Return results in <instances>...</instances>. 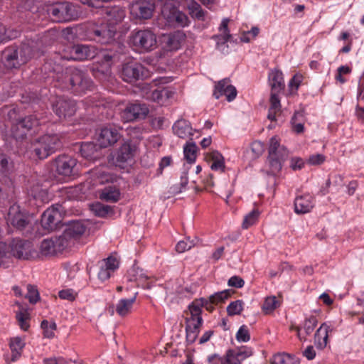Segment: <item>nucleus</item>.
Listing matches in <instances>:
<instances>
[{
    "instance_id": "obj_1",
    "label": "nucleus",
    "mask_w": 364,
    "mask_h": 364,
    "mask_svg": "<svg viewBox=\"0 0 364 364\" xmlns=\"http://www.w3.org/2000/svg\"><path fill=\"white\" fill-rule=\"evenodd\" d=\"M107 21L101 20L89 23L86 26L85 37L100 44L111 43L117 32L115 25L122 22L125 17V11L119 7H112L107 10Z\"/></svg>"
},
{
    "instance_id": "obj_2",
    "label": "nucleus",
    "mask_w": 364,
    "mask_h": 364,
    "mask_svg": "<svg viewBox=\"0 0 364 364\" xmlns=\"http://www.w3.org/2000/svg\"><path fill=\"white\" fill-rule=\"evenodd\" d=\"M38 50L37 43L27 41L7 46L1 53V62L7 69H18L31 60Z\"/></svg>"
},
{
    "instance_id": "obj_3",
    "label": "nucleus",
    "mask_w": 364,
    "mask_h": 364,
    "mask_svg": "<svg viewBox=\"0 0 364 364\" xmlns=\"http://www.w3.org/2000/svg\"><path fill=\"white\" fill-rule=\"evenodd\" d=\"M58 85L63 90H71L75 93L90 90L94 86L92 80L83 70L75 67L65 69V72L58 76Z\"/></svg>"
},
{
    "instance_id": "obj_4",
    "label": "nucleus",
    "mask_w": 364,
    "mask_h": 364,
    "mask_svg": "<svg viewBox=\"0 0 364 364\" xmlns=\"http://www.w3.org/2000/svg\"><path fill=\"white\" fill-rule=\"evenodd\" d=\"M204 302L203 298L196 299L188 306V310L183 312L186 340L189 343L196 341L203 324L202 308Z\"/></svg>"
},
{
    "instance_id": "obj_5",
    "label": "nucleus",
    "mask_w": 364,
    "mask_h": 364,
    "mask_svg": "<svg viewBox=\"0 0 364 364\" xmlns=\"http://www.w3.org/2000/svg\"><path fill=\"white\" fill-rule=\"evenodd\" d=\"M62 134H46L34 141L33 151L39 159H45L63 147Z\"/></svg>"
},
{
    "instance_id": "obj_6",
    "label": "nucleus",
    "mask_w": 364,
    "mask_h": 364,
    "mask_svg": "<svg viewBox=\"0 0 364 364\" xmlns=\"http://www.w3.org/2000/svg\"><path fill=\"white\" fill-rule=\"evenodd\" d=\"M128 43L135 51L144 53L156 48L157 38L150 29L134 30L130 33Z\"/></svg>"
},
{
    "instance_id": "obj_7",
    "label": "nucleus",
    "mask_w": 364,
    "mask_h": 364,
    "mask_svg": "<svg viewBox=\"0 0 364 364\" xmlns=\"http://www.w3.org/2000/svg\"><path fill=\"white\" fill-rule=\"evenodd\" d=\"M268 152L267 161L270 171L274 175L281 171L283 163L288 157V151L284 146L280 145L277 136H274L270 139Z\"/></svg>"
},
{
    "instance_id": "obj_8",
    "label": "nucleus",
    "mask_w": 364,
    "mask_h": 364,
    "mask_svg": "<svg viewBox=\"0 0 364 364\" xmlns=\"http://www.w3.org/2000/svg\"><path fill=\"white\" fill-rule=\"evenodd\" d=\"M47 12L55 22H68L78 17L76 6L69 2H56L48 8Z\"/></svg>"
},
{
    "instance_id": "obj_9",
    "label": "nucleus",
    "mask_w": 364,
    "mask_h": 364,
    "mask_svg": "<svg viewBox=\"0 0 364 364\" xmlns=\"http://www.w3.org/2000/svg\"><path fill=\"white\" fill-rule=\"evenodd\" d=\"M154 0H135L129 6V12L132 17L136 20L150 19L155 10Z\"/></svg>"
},
{
    "instance_id": "obj_10",
    "label": "nucleus",
    "mask_w": 364,
    "mask_h": 364,
    "mask_svg": "<svg viewBox=\"0 0 364 364\" xmlns=\"http://www.w3.org/2000/svg\"><path fill=\"white\" fill-rule=\"evenodd\" d=\"M122 78L127 82H134L148 75V70L141 63L129 62L123 65Z\"/></svg>"
},
{
    "instance_id": "obj_11",
    "label": "nucleus",
    "mask_w": 364,
    "mask_h": 364,
    "mask_svg": "<svg viewBox=\"0 0 364 364\" xmlns=\"http://www.w3.org/2000/svg\"><path fill=\"white\" fill-rule=\"evenodd\" d=\"M119 128L113 125H108L101 128L96 133V140L102 148H107L114 145L121 138Z\"/></svg>"
},
{
    "instance_id": "obj_12",
    "label": "nucleus",
    "mask_w": 364,
    "mask_h": 364,
    "mask_svg": "<svg viewBox=\"0 0 364 364\" xmlns=\"http://www.w3.org/2000/svg\"><path fill=\"white\" fill-rule=\"evenodd\" d=\"M53 111L60 119L70 117L75 114L76 103L64 97H58L52 104Z\"/></svg>"
},
{
    "instance_id": "obj_13",
    "label": "nucleus",
    "mask_w": 364,
    "mask_h": 364,
    "mask_svg": "<svg viewBox=\"0 0 364 364\" xmlns=\"http://www.w3.org/2000/svg\"><path fill=\"white\" fill-rule=\"evenodd\" d=\"M11 253L21 259H30L34 257L36 252L32 244L28 240L14 239L11 243Z\"/></svg>"
},
{
    "instance_id": "obj_14",
    "label": "nucleus",
    "mask_w": 364,
    "mask_h": 364,
    "mask_svg": "<svg viewBox=\"0 0 364 364\" xmlns=\"http://www.w3.org/2000/svg\"><path fill=\"white\" fill-rule=\"evenodd\" d=\"M6 220L8 223L20 230H23L29 223L28 215L16 204L10 206Z\"/></svg>"
},
{
    "instance_id": "obj_15",
    "label": "nucleus",
    "mask_w": 364,
    "mask_h": 364,
    "mask_svg": "<svg viewBox=\"0 0 364 364\" xmlns=\"http://www.w3.org/2000/svg\"><path fill=\"white\" fill-rule=\"evenodd\" d=\"M77 160L68 155H60L53 161L55 171L61 176H70L74 174Z\"/></svg>"
},
{
    "instance_id": "obj_16",
    "label": "nucleus",
    "mask_w": 364,
    "mask_h": 364,
    "mask_svg": "<svg viewBox=\"0 0 364 364\" xmlns=\"http://www.w3.org/2000/svg\"><path fill=\"white\" fill-rule=\"evenodd\" d=\"M59 207L60 206L58 204L52 205L42 214L41 223L44 230L50 232L57 228L61 219Z\"/></svg>"
},
{
    "instance_id": "obj_17",
    "label": "nucleus",
    "mask_w": 364,
    "mask_h": 364,
    "mask_svg": "<svg viewBox=\"0 0 364 364\" xmlns=\"http://www.w3.org/2000/svg\"><path fill=\"white\" fill-rule=\"evenodd\" d=\"M65 246L66 240L63 237L44 239L41 243L40 251L44 256H53L61 252Z\"/></svg>"
},
{
    "instance_id": "obj_18",
    "label": "nucleus",
    "mask_w": 364,
    "mask_h": 364,
    "mask_svg": "<svg viewBox=\"0 0 364 364\" xmlns=\"http://www.w3.org/2000/svg\"><path fill=\"white\" fill-rule=\"evenodd\" d=\"M149 109L146 104L131 103L127 105L122 112V118L127 122L138 119H144L149 114Z\"/></svg>"
},
{
    "instance_id": "obj_19",
    "label": "nucleus",
    "mask_w": 364,
    "mask_h": 364,
    "mask_svg": "<svg viewBox=\"0 0 364 364\" xmlns=\"http://www.w3.org/2000/svg\"><path fill=\"white\" fill-rule=\"evenodd\" d=\"M213 95L216 99L225 95L228 102H232L236 98L237 92L235 87L230 84V79L224 78L215 85Z\"/></svg>"
},
{
    "instance_id": "obj_20",
    "label": "nucleus",
    "mask_w": 364,
    "mask_h": 364,
    "mask_svg": "<svg viewBox=\"0 0 364 364\" xmlns=\"http://www.w3.org/2000/svg\"><path fill=\"white\" fill-rule=\"evenodd\" d=\"M136 151V146L130 141H125L118 149L116 154V164L119 167H124L125 164L133 160Z\"/></svg>"
},
{
    "instance_id": "obj_21",
    "label": "nucleus",
    "mask_w": 364,
    "mask_h": 364,
    "mask_svg": "<svg viewBox=\"0 0 364 364\" xmlns=\"http://www.w3.org/2000/svg\"><path fill=\"white\" fill-rule=\"evenodd\" d=\"M100 271L97 277L100 280H108L119 267V261L114 257H108L99 262Z\"/></svg>"
},
{
    "instance_id": "obj_22",
    "label": "nucleus",
    "mask_w": 364,
    "mask_h": 364,
    "mask_svg": "<svg viewBox=\"0 0 364 364\" xmlns=\"http://www.w3.org/2000/svg\"><path fill=\"white\" fill-rule=\"evenodd\" d=\"M229 18H223L220 27V34L213 36V38L216 41V48L223 53H228V46L227 42L230 41L232 37L228 29Z\"/></svg>"
},
{
    "instance_id": "obj_23",
    "label": "nucleus",
    "mask_w": 364,
    "mask_h": 364,
    "mask_svg": "<svg viewBox=\"0 0 364 364\" xmlns=\"http://www.w3.org/2000/svg\"><path fill=\"white\" fill-rule=\"evenodd\" d=\"M63 57L68 60L82 61L92 58L94 52L91 50V48L88 46L77 44L69 48V55Z\"/></svg>"
},
{
    "instance_id": "obj_24",
    "label": "nucleus",
    "mask_w": 364,
    "mask_h": 364,
    "mask_svg": "<svg viewBox=\"0 0 364 364\" xmlns=\"http://www.w3.org/2000/svg\"><path fill=\"white\" fill-rule=\"evenodd\" d=\"M161 13L169 23H176L177 26L182 27L188 25V16L174 6H172L168 10L167 7L164 6L161 10Z\"/></svg>"
},
{
    "instance_id": "obj_25",
    "label": "nucleus",
    "mask_w": 364,
    "mask_h": 364,
    "mask_svg": "<svg viewBox=\"0 0 364 364\" xmlns=\"http://www.w3.org/2000/svg\"><path fill=\"white\" fill-rule=\"evenodd\" d=\"M25 342L23 339L20 337H15L10 339L9 348L11 349V355L9 353L4 354V358L7 364L18 360L22 354L23 349L25 347Z\"/></svg>"
},
{
    "instance_id": "obj_26",
    "label": "nucleus",
    "mask_w": 364,
    "mask_h": 364,
    "mask_svg": "<svg viewBox=\"0 0 364 364\" xmlns=\"http://www.w3.org/2000/svg\"><path fill=\"white\" fill-rule=\"evenodd\" d=\"M314 197L309 193L298 196L294 200V211L296 214L309 213L314 208Z\"/></svg>"
},
{
    "instance_id": "obj_27",
    "label": "nucleus",
    "mask_w": 364,
    "mask_h": 364,
    "mask_svg": "<svg viewBox=\"0 0 364 364\" xmlns=\"http://www.w3.org/2000/svg\"><path fill=\"white\" fill-rule=\"evenodd\" d=\"M333 328L327 323H323L316 331L314 335V343L319 349L326 348L328 341V333L332 332Z\"/></svg>"
},
{
    "instance_id": "obj_28",
    "label": "nucleus",
    "mask_w": 364,
    "mask_h": 364,
    "mask_svg": "<svg viewBox=\"0 0 364 364\" xmlns=\"http://www.w3.org/2000/svg\"><path fill=\"white\" fill-rule=\"evenodd\" d=\"M268 81L272 92H280L285 87L283 73L278 69L275 68L269 73Z\"/></svg>"
},
{
    "instance_id": "obj_29",
    "label": "nucleus",
    "mask_w": 364,
    "mask_h": 364,
    "mask_svg": "<svg viewBox=\"0 0 364 364\" xmlns=\"http://www.w3.org/2000/svg\"><path fill=\"white\" fill-rule=\"evenodd\" d=\"M40 118H38L36 114L26 116L18 120V127L23 128V134H18V137H26L27 133L32 129L36 128L41 124Z\"/></svg>"
},
{
    "instance_id": "obj_30",
    "label": "nucleus",
    "mask_w": 364,
    "mask_h": 364,
    "mask_svg": "<svg viewBox=\"0 0 364 364\" xmlns=\"http://www.w3.org/2000/svg\"><path fill=\"white\" fill-rule=\"evenodd\" d=\"M99 198L104 201L117 203L120 200L121 192L116 185H109L99 191Z\"/></svg>"
},
{
    "instance_id": "obj_31",
    "label": "nucleus",
    "mask_w": 364,
    "mask_h": 364,
    "mask_svg": "<svg viewBox=\"0 0 364 364\" xmlns=\"http://www.w3.org/2000/svg\"><path fill=\"white\" fill-rule=\"evenodd\" d=\"M279 92H272L270 95V106L268 110L267 118L272 121H277L282 114V107L278 96Z\"/></svg>"
},
{
    "instance_id": "obj_32",
    "label": "nucleus",
    "mask_w": 364,
    "mask_h": 364,
    "mask_svg": "<svg viewBox=\"0 0 364 364\" xmlns=\"http://www.w3.org/2000/svg\"><path fill=\"white\" fill-rule=\"evenodd\" d=\"M137 293H135L131 298L121 299L116 305L115 311L121 317H125L132 311L133 306L136 300Z\"/></svg>"
},
{
    "instance_id": "obj_33",
    "label": "nucleus",
    "mask_w": 364,
    "mask_h": 364,
    "mask_svg": "<svg viewBox=\"0 0 364 364\" xmlns=\"http://www.w3.org/2000/svg\"><path fill=\"white\" fill-rule=\"evenodd\" d=\"M206 162L210 164L211 170L223 172L225 168V160L223 155L216 150L206 153Z\"/></svg>"
},
{
    "instance_id": "obj_34",
    "label": "nucleus",
    "mask_w": 364,
    "mask_h": 364,
    "mask_svg": "<svg viewBox=\"0 0 364 364\" xmlns=\"http://www.w3.org/2000/svg\"><path fill=\"white\" fill-rule=\"evenodd\" d=\"M28 194L36 201L38 205L47 203L50 200L47 189L38 183L31 187Z\"/></svg>"
},
{
    "instance_id": "obj_35",
    "label": "nucleus",
    "mask_w": 364,
    "mask_h": 364,
    "mask_svg": "<svg viewBox=\"0 0 364 364\" xmlns=\"http://www.w3.org/2000/svg\"><path fill=\"white\" fill-rule=\"evenodd\" d=\"M173 133L181 139H188L193 135V129L189 122L185 119H180L175 122L173 126Z\"/></svg>"
},
{
    "instance_id": "obj_36",
    "label": "nucleus",
    "mask_w": 364,
    "mask_h": 364,
    "mask_svg": "<svg viewBox=\"0 0 364 364\" xmlns=\"http://www.w3.org/2000/svg\"><path fill=\"white\" fill-rule=\"evenodd\" d=\"M250 353L241 350H229L224 357L225 364H241Z\"/></svg>"
},
{
    "instance_id": "obj_37",
    "label": "nucleus",
    "mask_w": 364,
    "mask_h": 364,
    "mask_svg": "<svg viewBox=\"0 0 364 364\" xmlns=\"http://www.w3.org/2000/svg\"><path fill=\"white\" fill-rule=\"evenodd\" d=\"M86 230V226L81 221H73L65 231V235L72 238H79Z\"/></svg>"
},
{
    "instance_id": "obj_38",
    "label": "nucleus",
    "mask_w": 364,
    "mask_h": 364,
    "mask_svg": "<svg viewBox=\"0 0 364 364\" xmlns=\"http://www.w3.org/2000/svg\"><path fill=\"white\" fill-rule=\"evenodd\" d=\"M20 309L16 312V318L21 330L26 331L30 327V314L28 309L23 308L19 302H16Z\"/></svg>"
},
{
    "instance_id": "obj_39",
    "label": "nucleus",
    "mask_w": 364,
    "mask_h": 364,
    "mask_svg": "<svg viewBox=\"0 0 364 364\" xmlns=\"http://www.w3.org/2000/svg\"><path fill=\"white\" fill-rule=\"evenodd\" d=\"M270 362L271 364H299L294 356L286 353L274 355Z\"/></svg>"
},
{
    "instance_id": "obj_40",
    "label": "nucleus",
    "mask_w": 364,
    "mask_h": 364,
    "mask_svg": "<svg viewBox=\"0 0 364 364\" xmlns=\"http://www.w3.org/2000/svg\"><path fill=\"white\" fill-rule=\"evenodd\" d=\"M127 135L134 140H141L143 139L144 134L148 132V128L143 124L136 126H129L127 129Z\"/></svg>"
},
{
    "instance_id": "obj_41",
    "label": "nucleus",
    "mask_w": 364,
    "mask_h": 364,
    "mask_svg": "<svg viewBox=\"0 0 364 364\" xmlns=\"http://www.w3.org/2000/svg\"><path fill=\"white\" fill-rule=\"evenodd\" d=\"M198 148L193 141H188L183 147L184 158L189 164H193L196 159Z\"/></svg>"
},
{
    "instance_id": "obj_42",
    "label": "nucleus",
    "mask_w": 364,
    "mask_h": 364,
    "mask_svg": "<svg viewBox=\"0 0 364 364\" xmlns=\"http://www.w3.org/2000/svg\"><path fill=\"white\" fill-rule=\"evenodd\" d=\"M230 296V293L228 291H223L218 293H215L213 295H211L209 297V302L206 299V311H212L213 308L210 306V304L218 303L220 301H223L225 299H228Z\"/></svg>"
},
{
    "instance_id": "obj_43",
    "label": "nucleus",
    "mask_w": 364,
    "mask_h": 364,
    "mask_svg": "<svg viewBox=\"0 0 364 364\" xmlns=\"http://www.w3.org/2000/svg\"><path fill=\"white\" fill-rule=\"evenodd\" d=\"M41 327L43 331V336L47 338H53L55 336V331L57 328L55 322L43 320Z\"/></svg>"
},
{
    "instance_id": "obj_44",
    "label": "nucleus",
    "mask_w": 364,
    "mask_h": 364,
    "mask_svg": "<svg viewBox=\"0 0 364 364\" xmlns=\"http://www.w3.org/2000/svg\"><path fill=\"white\" fill-rule=\"evenodd\" d=\"M14 168L13 162L4 154H0V176L10 174Z\"/></svg>"
},
{
    "instance_id": "obj_45",
    "label": "nucleus",
    "mask_w": 364,
    "mask_h": 364,
    "mask_svg": "<svg viewBox=\"0 0 364 364\" xmlns=\"http://www.w3.org/2000/svg\"><path fill=\"white\" fill-rule=\"evenodd\" d=\"M95 151V145L91 142L82 143L80 149L81 156L88 160L93 159Z\"/></svg>"
},
{
    "instance_id": "obj_46",
    "label": "nucleus",
    "mask_w": 364,
    "mask_h": 364,
    "mask_svg": "<svg viewBox=\"0 0 364 364\" xmlns=\"http://www.w3.org/2000/svg\"><path fill=\"white\" fill-rule=\"evenodd\" d=\"M91 210L94 212L95 215L104 218L112 211L111 206L105 205L101 203H95L91 205Z\"/></svg>"
},
{
    "instance_id": "obj_47",
    "label": "nucleus",
    "mask_w": 364,
    "mask_h": 364,
    "mask_svg": "<svg viewBox=\"0 0 364 364\" xmlns=\"http://www.w3.org/2000/svg\"><path fill=\"white\" fill-rule=\"evenodd\" d=\"M259 212L257 209L252 210L248 213L244 218L242 222V228L244 229H248L250 226L253 225L258 220Z\"/></svg>"
},
{
    "instance_id": "obj_48",
    "label": "nucleus",
    "mask_w": 364,
    "mask_h": 364,
    "mask_svg": "<svg viewBox=\"0 0 364 364\" xmlns=\"http://www.w3.org/2000/svg\"><path fill=\"white\" fill-rule=\"evenodd\" d=\"M317 323V318L314 315H311L305 318L303 324V328L306 336L310 335L314 331Z\"/></svg>"
},
{
    "instance_id": "obj_49",
    "label": "nucleus",
    "mask_w": 364,
    "mask_h": 364,
    "mask_svg": "<svg viewBox=\"0 0 364 364\" xmlns=\"http://www.w3.org/2000/svg\"><path fill=\"white\" fill-rule=\"evenodd\" d=\"M174 92L168 87H163L161 90L156 89L153 91L152 97L155 100H161L164 98L168 99L173 96Z\"/></svg>"
},
{
    "instance_id": "obj_50",
    "label": "nucleus",
    "mask_w": 364,
    "mask_h": 364,
    "mask_svg": "<svg viewBox=\"0 0 364 364\" xmlns=\"http://www.w3.org/2000/svg\"><path fill=\"white\" fill-rule=\"evenodd\" d=\"M188 9L190 15L193 18L199 19L203 16V12L200 5L193 0H191L188 3Z\"/></svg>"
},
{
    "instance_id": "obj_51",
    "label": "nucleus",
    "mask_w": 364,
    "mask_h": 364,
    "mask_svg": "<svg viewBox=\"0 0 364 364\" xmlns=\"http://www.w3.org/2000/svg\"><path fill=\"white\" fill-rule=\"evenodd\" d=\"M243 301L237 300L231 302L227 307L228 315L234 316L240 314L243 310Z\"/></svg>"
},
{
    "instance_id": "obj_52",
    "label": "nucleus",
    "mask_w": 364,
    "mask_h": 364,
    "mask_svg": "<svg viewBox=\"0 0 364 364\" xmlns=\"http://www.w3.org/2000/svg\"><path fill=\"white\" fill-rule=\"evenodd\" d=\"M279 306L278 300L275 296L267 297L262 306V309L266 314H269Z\"/></svg>"
},
{
    "instance_id": "obj_53",
    "label": "nucleus",
    "mask_w": 364,
    "mask_h": 364,
    "mask_svg": "<svg viewBox=\"0 0 364 364\" xmlns=\"http://www.w3.org/2000/svg\"><path fill=\"white\" fill-rule=\"evenodd\" d=\"M27 290L28 292L26 295V298L28 299L29 302L31 304L37 303L40 299V296L36 287L31 284H28Z\"/></svg>"
},
{
    "instance_id": "obj_54",
    "label": "nucleus",
    "mask_w": 364,
    "mask_h": 364,
    "mask_svg": "<svg viewBox=\"0 0 364 364\" xmlns=\"http://www.w3.org/2000/svg\"><path fill=\"white\" fill-rule=\"evenodd\" d=\"M236 339L238 342H247L250 340L249 328L246 325L240 327L236 333Z\"/></svg>"
},
{
    "instance_id": "obj_55",
    "label": "nucleus",
    "mask_w": 364,
    "mask_h": 364,
    "mask_svg": "<svg viewBox=\"0 0 364 364\" xmlns=\"http://www.w3.org/2000/svg\"><path fill=\"white\" fill-rule=\"evenodd\" d=\"M58 296L61 299L73 301L77 296V293L72 289H62L58 292Z\"/></svg>"
},
{
    "instance_id": "obj_56",
    "label": "nucleus",
    "mask_w": 364,
    "mask_h": 364,
    "mask_svg": "<svg viewBox=\"0 0 364 364\" xmlns=\"http://www.w3.org/2000/svg\"><path fill=\"white\" fill-rule=\"evenodd\" d=\"M196 243L191 241L189 239L179 241L176 245V250L178 253H183L186 250H190L192 247L195 246Z\"/></svg>"
},
{
    "instance_id": "obj_57",
    "label": "nucleus",
    "mask_w": 364,
    "mask_h": 364,
    "mask_svg": "<svg viewBox=\"0 0 364 364\" xmlns=\"http://www.w3.org/2000/svg\"><path fill=\"white\" fill-rule=\"evenodd\" d=\"M303 76L301 75L296 74L290 80L289 82V87L291 94L297 92L300 85L301 84Z\"/></svg>"
},
{
    "instance_id": "obj_58",
    "label": "nucleus",
    "mask_w": 364,
    "mask_h": 364,
    "mask_svg": "<svg viewBox=\"0 0 364 364\" xmlns=\"http://www.w3.org/2000/svg\"><path fill=\"white\" fill-rule=\"evenodd\" d=\"M301 117L302 114L299 112H296L291 118V124L294 132L297 134H301L304 132V124L301 122H297L298 117Z\"/></svg>"
},
{
    "instance_id": "obj_59",
    "label": "nucleus",
    "mask_w": 364,
    "mask_h": 364,
    "mask_svg": "<svg viewBox=\"0 0 364 364\" xmlns=\"http://www.w3.org/2000/svg\"><path fill=\"white\" fill-rule=\"evenodd\" d=\"M263 151L264 146L260 141H255L251 144L250 152L252 153V158H258L260 155H262Z\"/></svg>"
},
{
    "instance_id": "obj_60",
    "label": "nucleus",
    "mask_w": 364,
    "mask_h": 364,
    "mask_svg": "<svg viewBox=\"0 0 364 364\" xmlns=\"http://www.w3.org/2000/svg\"><path fill=\"white\" fill-rule=\"evenodd\" d=\"M9 257L7 245L5 242H0V265H4Z\"/></svg>"
},
{
    "instance_id": "obj_61",
    "label": "nucleus",
    "mask_w": 364,
    "mask_h": 364,
    "mask_svg": "<svg viewBox=\"0 0 364 364\" xmlns=\"http://www.w3.org/2000/svg\"><path fill=\"white\" fill-rule=\"evenodd\" d=\"M69 361L63 357L46 358L43 360V364H68Z\"/></svg>"
},
{
    "instance_id": "obj_62",
    "label": "nucleus",
    "mask_w": 364,
    "mask_h": 364,
    "mask_svg": "<svg viewBox=\"0 0 364 364\" xmlns=\"http://www.w3.org/2000/svg\"><path fill=\"white\" fill-rule=\"evenodd\" d=\"M188 177L186 176H181V182H180V187H178V185H173L171 187V190L172 193L177 194L182 191V189L184 188L186 185L188 184Z\"/></svg>"
},
{
    "instance_id": "obj_63",
    "label": "nucleus",
    "mask_w": 364,
    "mask_h": 364,
    "mask_svg": "<svg viewBox=\"0 0 364 364\" xmlns=\"http://www.w3.org/2000/svg\"><path fill=\"white\" fill-rule=\"evenodd\" d=\"M228 284L230 287L241 288L244 286L245 282L241 277L233 276L229 279Z\"/></svg>"
},
{
    "instance_id": "obj_64",
    "label": "nucleus",
    "mask_w": 364,
    "mask_h": 364,
    "mask_svg": "<svg viewBox=\"0 0 364 364\" xmlns=\"http://www.w3.org/2000/svg\"><path fill=\"white\" fill-rule=\"evenodd\" d=\"M326 160L325 156L321 154H314L309 156V163L311 165H320Z\"/></svg>"
}]
</instances>
